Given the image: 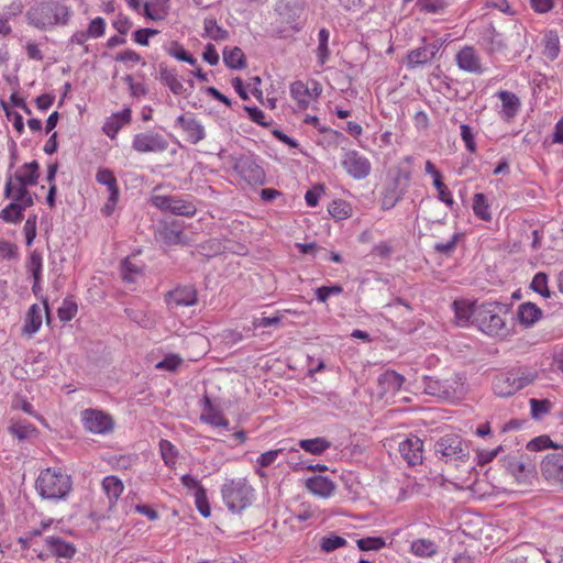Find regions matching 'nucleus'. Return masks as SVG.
I'll list each match as a JSON object with an SVG mask.
<instances>
[{"instance_id":"obj_1","label":"nucleus","mask_w":563,"mask_h":563,"mask_svg":"<svg viewBox=\"0 0 563 563\" xmlns=\"http://www.w3.org/2000/svg\"><path fill=\"white\" fill-rule=\"evenodd\" d=\"M70 10L62 0H42L26 12L27 23L38 30H49L66 24Z\"/></svg>"},{"instance_id":"obj_2","label":"nucleus","mask_w":563,"mask_h":563,"mask_svg":"<svg viewBox=\"0 0 563 563\" xmlns=\"http://www.w3.org/2000/svg\"><path fill=\"white\" fill-rule=\"evenodd\" d=\"M539 373L536 368L519 365L497 374L493 380V390L498 397H510L532 385Z\"/></svg>"},{"instance_id":"obj_3","label":"nucleus","mask_w":563,"mask_h":563,"mask_svg":"<svg viewBox=\"0 0 563 563\" xmlns=\"http://www.w3.org/2000/svg\"><path fill=\"white\" fill-rule=\"evenodd\" d=\"M35 488L43 499L59 500L70 492L71 478L60 470L48 467L38 474Z\"/></svg>"},{"instance_id":"obj_4","label":"nucleus","mask_w":563,"mask_h":563,"mask_svg":"<svg viewBox=\"0 0 563 563\" xmlns=\"http://www.w3.org/2000/svg\"><path fill=\"white\" fill-rule=\"evenodd\" d=\"M223 503L232 512H241L254 499V488L244 477L230 478L221 487Z\"/></svg>"},{"instance_id":"obj_5","label":"nucleus","mask_w":563,"mask_h":563,"mask_svg":"<svg viewBox=\"0 0 563 563\" xmlns=\"http://www.w3.org/2000/svg\"><path fill=\"white\" fill-rule=\"evenodd\" d=\"M475 323L478 329L490 336H506L508 329L499 302H484L475 309Z\"/></svg>"},{"instance_id":"obj_6","label":"nucleus","mask_w":563,"mask_h":563,"mask_svg":"<svg viewBox=\"0 0 563 563\" xmlns=\"http://www.w3.org/2000/svg\"><path fill=\"white\" fill-rule=\"evenodd\" d=\"M434 452L445 463L466 462L470 457L467 443L453 433L441 437L434 444Z\"/></svg>"},{"instance_id":"obj_7","label":"nucleus","mask_w":563,"mask_h":563,"mask_svg":"<svg viewBox=\"0 0 563 563\" xmlns=\"http://www.w3.org/2000/svg\"><path fill=\"white\" fill-rule=\"evenodd\" d=\"M169 142L159 132L148 130L133 136L132 148L140 154L163 153L167 151Z\"/></svg>"},{"instance_id":"obj_8","label":"nucleus","mask_w":563,"mask_h":563,"mask_svg":"<svg viewBox=\"0 0 563 563\" xmlns=\"http://www.w3.org/2000/svg\"><path fill=\"white\" fill-rule=\"evenodd\" d=\"M153 206L162 211H168L176 216L191 218L196 214V206L186 199L176 196L154 195L151 198Z\"/></svg>"},{"instance_id":"obj_9","label":"nucleus","mask_w":563,"mask_h":563,"mask_svg":"<svg viewBox=\"0 0 563 563\" xmlns=\"http://www.w3.org/2000/svg\"><path fill=\"white\" fill-rule=\"evenodd\" d=\"M459 382L456 379H439L423 377V393L440 400L452 401L457 398Z\"/></svg>"},{"instance_id":"obj_10","label":"nucleus","mask_w":563,"mask_h":563,"mask_svg":"<svg viewBox=\"0 0 563 563\" xmlns=\"http://www.w3.org/2000/svg\"><path fill=\"white\" fill-rule=\"evenodd\" d=\"M233 169L250 185H264L266 177L264 169L252 156L240 155L233 158Z\"/></svg>"},{"instance_id":"obj_11","label":"nucleus","mask_w":563,"mask_h":563,"mask_svg":"<svg viewBox=\"0 0 563 563\" xmlns=\"http://www.w3.org/2000/svg\"><path fill=\"white\" fill-rule=\"evenodd\" d=\"M96 181L107 187L109 197L101 209L104 217H110L117 207L120 197L118 180L112 170L108 168H100L96 174Z\"/></svg>"},{"instance_id":"obj_12","label":"nucleus","mask_w":563,"mask_h":563,"mask_svg":"<svg viewBox=\"0 0 563 563\" xmlns=\"http://www.w3.org/2000/svg\"><path fill=\"white\" fill-rule=\"evenodd\" d=\"M341 164L345 172L357 180L366 178L372 169L369 159L354 150L344 153Z\"/></svg>"},{"instance_id":"obj_13","label":"nucleus","mask_w":563,"mask_h":563,"mask_svg":"<svg viewBox=\"0 0 563 563\" xmlns=\"http://www.w3.org/2000/svg\"><path fill=\"white\" fill-rule=\"evenodd\" d=\"M81 421L86 430L96 434H106L113 429L111 416L97 409H85L81 412Z\"/></svg>"},{"instance_id":"obj_14","label":"nucleus","mask_w":563,"mask_h":563,"mask_svg":"<svg viewBox=\"0 0 563 563\" xmlns=\"http://www.w3.org/2000/svg\"><path fill=\"white\" fill-rule=\"evenodd\" d=\"M541 472L547 481L563 488V453L547 454L541 463Z\"/></svg>"},{"instance_id":"obj_15","label":"nucleus","mask_w":563,"mask_h":563,"mask_svg":"<svg viewBox=\"0 0 563 563\" xmlns=\"http://www.w3.org/2000/svg\"><path fill=\"white\" fill-rule=\"evenodd\" d=\"M399 453L409 466L422 464L423 442L417 435H410L399 443Z\"/></svg>"},{"instance_id":"obj_16","label":"nucleus","mask_w":563,"mask_h":563,"mask_svg":"<svg viewBox=\"0 0 563 563\" xmlns=\"http://www.w3.org/2000/svg\"><path fill=\"white\" fill-rule=\"evenodd\" d=\"M503 467L518 482H523L534 470L533 464L523 455H507L501 460Z\"/></svg>"},{"instance_id":"obj_17","label":"nucleus","mask_w":563,"mask_h":563,"mask_svg":"<svg viewBox=\"0 0 563 563\" xmlns=\"http://www.w3.org/2000/svg\"><path fill=\"white\" fill-rule=\"evenodd\" d=\"M455 62L459 68L464 71L476 75L484 73L482 59L472 46H464L460 49L455 55Z\"/></svg>"},{"instance_id":"obj_18","label":"nucleus","mask_w":563,"mask_h":563,"mask_svg":"<svg viewBox=\"0 0 563 563\" xmlns=\"http://www.w3.org/2000/svg\"><path fill=\"white\" fill-rule=\"evenodd\" d=\"M176 125L183 129L191 144H197L206 137L203 125L192 117L179 115Z\"/></svg>"},{"instance_id":"obj_19","label":"nucleus","mask_w":563,"mask_h":563,"mask_svg":"<svg viewBox=\"0 0 563 563\" xmlns=\"http://www.w3.org/2000/svg\"><path fill=\"white\" fill-rule=\"evenodd\" d=\"M305 486L312 495L320 498L331 497L336 488L332 479L322 475H316L307 478Z\"/></svg>"},{"instance_id":"obj_20","label":"nucleus","mask_w":563,"mask_h":563,"mask_svg":"<svg viewBox=\"0 0 563 563\" xmlns=\"http://www.w3.org/2000/svg\"><path fill=\"white\" fill-rule=\"evenodd\" d=\"M439 52V45L437 43H430L412 49L407 55V66L409 68H416L429 63Z\"/></svg>"},{"instance_id":"obj_21","label":"nucleus","mask_w":563,"mask_h":563,"mask_svg":"<svg viewBox=\"0 0 563 563\" xmlns=\"http://www.w3.org/2000/svg\"><path fill=\"white\" fill-rule=\"evenodd\" d=\"M29 185L16 184L14 180H7L4 196L12 201L19 202L29 208L34 203L32 194L27 190Z\"/></svg>"},{"instance_id":"obj_22","label":"nucleus","mask_w":563,"mask_h":563,"mask_svg":"<svg viewBox=\"0 0 563 563\" xmlns=\"http://www.w3.org/2000/svg\"><path fill=\"white\" fill-rule=\"evenodd\" d=\"M40 165L36 161L22 165L8 180H14L16 184L35 186L40 178Z\"/></svg>"},{"instance_id":"obj_23","label":"nucleus","mask_w":563,"mask_h":563,"mask_svg":"<svg viewBox=\"0 0 563 563\" xmlns=\"http://www.w3.org/2000/svg\"><path fill=\"white\" fill-rule=\"evenodd\" d=\"M132 111L130 108H125L122 111L113 113L106 123L103 124V132L110 139H114L121 128L131 122Z\"/></svg>"},{"instance_id":"obj_24","label":"nucleus","mask_w":563,"mask_h":563,"mask_svg":"<svg viewBox=\"0 0 563 563\" xmlns=\"http://www.w3.org/2000/svg\"><path fill=\"white\" fill-rule=\"evenodd\" d=\"M501 101V118L506 121L514 119L520 110V99L514 92L501 90L497 93Z\"/></svg>"},{"instance_id":"obj_25","label":"nucleus","mask_w":563,"mask_h":563,"mask_svg":"<svg viewBox=\"0 0 563 563\" xmlns=\"http://www.w3.org/2000/svg\"><path fill=\"white\" fill-rule=\"evenodd\" d=\"M405 383V377L395 371H386L378 376V386L382 395L396 394Z\"/></svg>"},{"instance_id":"obj_26","label":"nucleus","mask_w":563,"mask_h":563,"mask_svg":"<svg viewBox=\"0 0 563 563\" xmlns=\"http://www.w3.org/2000/svg\"><path fill=\"white\" fill-rule=\"evenodd\" d=\"M197 302V291L191 286L177 287L168 292V303L189 307Z\"/></svg>"},{"instance_id":"obj_27","label":"nucleus","mask_w":563,"mask_h":563,"mask_svg":"<svg viewBox=\"0 0 563 563\" xmlns=\"http://www.w3.org/2000/svg\"><path fill=\"white\" fill-rule=\"evenodd\" d=\"M158 79L163 85L167 86L174 95H184L186 92V88L178 78V74L175 68H169L166 65L161 64Z\"/></svg>"},{"instance_id":"obj_28","label":"nucleus","mask_w":563,"mask_h":563,"mask_svg":"<svg viewBox=\"0 0 563 563\" xmlns=\"http://www.w3.org/2000/svg\"><path fill=\"white\" fill-rule=\"evenodd\" d=\"M203 402L205 405L200 416L201 421L213 427L229 428V420L219 409L212 406L211 400L208 397H205Z\"/></svg>"},{"instance_id":"obj_29","label":"nucleus","mask_w":563,"mask_h":563,"mask_svg":"<svg viewBox=\"0 0 563 563\" xmlns=\"http://www.w3.org/2000/svg\"><path fill=\"white\" fill-rule=\"evenodd\" d=\"M542 310L533 302H523L517 308L518 320L521 324L529 328L538 322L542 317Z\"/></svg>"},{"instance_id":"obj_30","label":"nucleus","mask_w":563,"mask_h":563,"mask_svg":"<svg viewBox=\"0 0 563 563\" xmlns=\"http://www.w3.org/2000/svg\"><path fill=\"white\" fill-rule=\"evenodd\" d=\"M45 544L47 550L59 558L70 559L74 556L76 549L73 544L64 541L59 537H47L45 538Z\"/></svg>"},{"instance_id":"obj_31","label":"nucleus","mask_w":563,"mask_h":563,"mask_svg":"<svg viewBox=\"0 0 563 563\" xmlns=\"http://www.w3.org/2000/svg\"><path fill=\"white\" fill-rule=\"evenodd\" d=\"M290 96L297 102L300 110H306L312 100V91L301 80H297L290 85Z\"/></svg>"},{"instance_id":"obj_32","label":"nucleus","mask_w":563,"mask_h":563,"mask_svg":"<svg viewBox=\"0 0 563 563\" xmlns=\"http://www.w3.org/2000/svg\"><path fill=\"white\" fill-rule=\"evenodd\" d=\"M42 325V310L38 305L34 303L26 312L22 333L27 336L34 335Z\"/></svg>"},{"instance_id":"obj_33","label":"nucleus","mask_w":563,"mask_h":563,"mask_svg":"<svg viewBox=\"0 0 563 563\" xmlns=\"http://www.w3.org/2000/svg\"><path fill=\"white\" fill-rule=\"evenodd\" d=\"M169 0H155L153 4L145 2L143 14L152 21H163L168 15Z\"/></svg>"},{"instance_id":"obj_34","label":"nucleus","mask_w":563,"mask_h":563,"mask_svg":"<svg viewBox=\"0 0 563 563\" xmlns=\"http://www.w3.org/2000/svg\"><path fill=\"white\" fill-rule=\"evenodd\" d=\"M223 62L231 69H243L246 67V58L243 51L238 47H224Z\"/></svg>"},{"instance_id":"obj_35","label":"nucleus","mask_w":563,"mask_h":563,"mask_svg":"<svg viewBox=\"0 0 563 563\" xmlns=\"http://www.w3.org/2000/svg\"><path fill=\"white\" fill-rule=\"evenodd\" d=\"M477 306L470 303L465 300H455L453 302V309L455 312L456 323L459 325H466L471 318L475 320V309Z\"/></svg>"},{"instance_id":"obj_36","label":"nucleus","mask_w":563,"mask_h":563,"mask_svg":"<svg viewBox=\"0 0 563 563\" xmlns=\"http://www.w3.org/2000/svg\"><path fill=\"white\" fill-rule=\"evenodd\" d=\"M298 446L310 454L320 455L330 449L331 442L323 437H318L299 440Z\"/></svg>"},{"instance_id":"obj_37","label":"nucleus","mask_w":563,"mask_h":563,"mask_svg":"<svg viewBox=\"0 0 563 563\" xmlns=\"http://www.w3.org/2000/svg\"><path fill=\"white\" fill-rule=\"evenodd\" d=\"M123 483L117 476H106L102 481V489L112 506L123 492Z\"/></svg>"},{"instance_id":"obj_38","label":"nucleus","mask_w":563,"mask_h":563,"mask_svg":"<svg viewBox=\"0 0 563 563\" xmlns=\"http://www.w3.org/2000/svg\"><path fill=\"white\" fill-rule=\"evenodd\" d=\"M8 431L20 441H23L35 434L36 428L26 420H15L11 421L10 426L8 427Z\"/></svg>"},{"instance_id":"obj_39","label":"nucleus","mask_w":563,"mask_h":563,"mask_svg":"<svg viewBox=\"0 0 563 563\" xmlns=\"http://www.w3.org/2000/svg\"><path fill=\"white\" fill-rule=\"evenodd\" d=\"M203 36L213 41H225L229 32L220 26L214 18H206L203 21Z\"/></svg>"},{"instance_id":"obj_40","label":"nucleus","mask_w":563,"mask_h":563,"mask_svg":"<svg viewBox=\"0 0 563 563\" xmlns=\"http://www.w3.org/2000/svg\"><path fill=\"white\" fill-rule=\"evenodd\" d=\"M483 41L490 53L500 52L505 47L503 35L496 32L494 26H489L484 31Z\"/></svg>"},{"instance_id":"obj_41","label":"nucleus","mask_w":563,"mask_h":563,"mask_svg":"<svg viewBox=\"0 0 563 563\" xmlns=\"http://www.w3.org/2000/svg\"><path fill=\"white\" fill-rule=\"evenodd\" d=\"M411 551L420 558H430L438 552V545L429 539H417L411 543Z\"/></svg>"},{"instance_id":"obj_42","label":"nucleus","mask_w":563,"mask_h":563,"mask_svg":"<svg viewBox=\"0 0 563 563\" xmlns=\"http://www.w3.org/2000/svg\"><path fill=\"white\" fill-rule=\"evenodd\" d=\"M416 5L421 12L430 14H443L449 8L448 0H417Z\"/></svg>"},{"instance_id":"obj_43","label":"nucleus","mask_w":563,"mask_h":563,"mask_svg":"<svg viewBox=\"0 0 563 563\" xmlns=\"http://www.w3.org/2000/svg\"><path fill=\"white\" fill-rule=\"evenodd\" d=\"M25 209L23 205L12 201L0 212V219L7 223L20 222Z\"/></svg>"},{"instance_id":"obj_44","label":"nucleus","mask_w":563,"mask_h":563,"mask_svg":"<svg viewBox=\"0 0 563 563\" xmlns=\"http://www.w3.org/2000/svg\"><path fill=\"white\" fill-rule=\"evenodd\" d=\"M143 274V265L132 262L129 257L121 263L122 278L128 283H134Z\"/></svg>"},{"instance_id":"obj_45","label":"nucleus","mask_w":563,"mask_h":563,"mask_svg":"<svg viewBox=\"0 0 563 563\" xmlns=\"http://www.w3.org/2000/svg\"><path fill=\"white\" fill-rule=\"evenodd\" d=\"M25 267L26 272L33 277V279H42L43 257L37 250L30 253Z\"/></svg>"},{"instance_id":"obj_46","label":"nucleus","mask_w":563,"mask_h":563,"mask_svg":"<svg viewBox=\"0 0 563 563\" xmlns=\"http://www.w3.org/2000/svg\"><path fill=\"white\" fill-rule=\"evenodd\" d=\"M473 211L474 214L484 221H490L492 213L489 211V205L484 194L477 192L473 198Z\"/></svg>"},{"instance_id":"obj_47","label":"nucleus","mask_w":563,"mask_h":563,"mask_svg":"<svg viewBox=\"0 0 563 563\" xmlns=\"http://www.w3.org/2000/svg\"><path fill=\"white\" fill-rule=\"evenodd\" d=\"M166 53L169 56H172L178 60L188 63L191 66L197 65V59L191 54H189L184 48V46L178 42H172L170 45L166 48Z\"/></svg>"},{"instance_id":"obj_48","label":"nucleus","mask_w":563,"mask_h":563,"mask_svg":"<svg viewBox=\"0 0 563 563\" xmlns=\"http://www.w3.org/2000/svg\"><path fill=\"white\" fill-rule=\"evenodd\" d=\"M162 239L166 245H185L188 243V239L183 231L173 227L164 228Z\"/></svg>"},{"instance_id":"obj_49","label":"nucleus","mask_w":563,"mask_h":563,"mask_svg":"<svg viewBox=\"0 0 563 563\" xmlns=\"http://www.w3.org/2000/svg\"><path fill=\"white\" fill-rule=\"evenodd\" d=\"M330 32L327 29H321L318 33V47L317 57L320 65H324L330 56V49L328 47Z\"/></svg>"},{"instance_id":"obj_50","label":"nucleus","mask_w":563,"mask_h":563,"mask_svg":"<svg viewBox=\"0 0 563 563\" xmlns=\"http://www.w3.org/2000/svg\"><path fill=\"white\" fill-rule=\"evenodd\" d=\"M559 53H560L559 36L554 32H549L544 37L543 54L545 57L553 60L559 56Z\"/></svg>"},{"instance_id":"obj_51","label":"nucleus","mask_w":563,"mask_h":563,"mask_svg":"<svg viewBox=\"0 0 563 563\" xmlns=\"http://www.w3.org/2000/svg\"><path fill=\"white\" fill-rule=\"evenodd\" d=\"M77 311V303L71 298H65L57 310V314L60 321L67 322L75 318Z\"/></svg>"},{"instance_id":"obj_52","label":"nucleus","mask_w":563,"mask_h":563,"mask_svg":"<svg viewBox=\"0 0 563 563\" xmlns=\"http://www.w3.org/2000/svg\"><path fill=\"white\" fill-rule=\"evenodd\" d=\"M531 288L544 298H550L551 296V292L548 288V275L542 272H539L534 275L531 282Z\"/></svg>"},{"instance_id":"obj_53","label":"nucleus","mask_w":563,"mask_h":563,"mask_svg":"<svg viewBox=\"0 0 563 563\" xmlns=\"http://www.w3.org/2000/svg\"><path fill=\"white\" fill-rule=\"evenodd\" d=\"M531 407V415L534 419H540L543 415L548 413L552 407L549 399H536L529 400Z\"/></svg>"},{"instance_id":"obj_54","label":"nucleus","mask_w":563,"mask_h":563,"mask_svg":"<svg viewBox=\"0 0 563 563\" xmlns=\"http://www.w3.org/2000/svg\"><path fill=\"white\" fill-rule=\"evenodd\" d=\"M159 450L165 464L173 465L176 463L178 452L172 442H169L168 440H161Z\"/></svg>"},{"instance_id":"obj_55","label":"nucleus","mask_w":563,"mask_h":563,"mask_svg":"<svg viewBox=\"0 0 563 563\" xmlns=\"http://www.w3.org/2000/svg\"><path fill=\"white\" fill-rule=\"evenodd\" d=\"M195 503L200 515L205 518H208L210 516L211 509L208 504L205 488H198V490L195 492Z\"/></svg>"},{"instance_id":"obj_56","label":"nucleus","mask_w":563,"mask_h":563,"mask_svg":"<svg viewBox=\"0 0 563 563\" xmlns=\"http://www.w3.org/2000/svg\"><path fill=\"white\" fill-rule=\"evenodd\" d=\"M346 544V540L340 536H329L321 539L320 547L324 552H332Z\"/></svg>"},{"instance_id":"obj_57","label":"nucleus","mask_w":563,"mask_h":563,"mask_svg":"<svg viewBox=\"0 0 563 563\" xmlns=\"http://www.w3.org/2000/svg\"><path fill=\"white\" fill-rule=\"evenodd\" d=\"M549 448L563 449V446L554 444L548 435L537 437L527 444V449L530 451H541Z\"/></svg>"},{"instance_id":"obj_58","label":"nucleus","mask_w":563,"mask_h":563,"mask_svg":"<svg viewBox=\"0 0 563 563\" xmlns=\"http://www.w3.org/2000/svg\"><path fill=\"white\" fill-rule=\"evenodd\" d=\"M343 288L340 285L321 286L316 289V298L320 302H325L329 297L340 295Z\"/></svg>"},{"instance_id":"obj_59","label":"nucleus","mask_w":563,"mask_h":563,"mask_svg":"<svg viewBox=\"0 0 563 563\" xmlns=\"http://www.w3.org/2000/svg\"><path fill=\"white\" fill-rule=\"evenodd\" d=\"M36 214H30L24 223L23 232L25 235V243L31 246L36 236Z\"/></svg>"},{"instance_id":"obj_60","label":"nucleus","mask_w":563,"mask_h":563,"mask_svg":"<svg viewBox=\"0 0 563 563\" xmlns=\"http://www.w3.org/2000/svg\"><path fill=\"white\" fill-rule=\"evenodd\" d=\"M357 547L362 551H377L385 547V540L383 538H363L357 540Z\"/></svg>"},{"instance_id":"obj_61","label":"nucleus","mask_w":563,"mask_h":563,"mask_svg":"<svg viewBox=\"0 0 563 563\" xmlns=\"http://www.w3.org/2000/svg\"><path fill=\"white\" fill-rule=\"evenodd\" d=\"M183 360L176 354H170L158 362L155 367L162 371L175 372L180 366Z\"/></svg>"},{"instance_id":"obj_62","label":"nucleus","mask_w":563,"mask_h":563,"mask_svg":"<svg viewBox=\"0 0 563 563\" xmlns=\"http://www.w3.org/2000/svg\"><path fill=\"white\" fill-rule=\"evenodd\" d=\"M201 254L208 257H212L222 251V245L217 239L208 240L199 245Z\"/></svg>"},{"instance_id":"obj_63","label":"nucleus","mask_w":563,"mask_h":563,"mask_svg":"<svg viewBox=\"0 0 563 563\" xmlns=\"http://www.w3.org/2000/svg\"><path fill=\"white\" fill-rule=\"evenodd\" d=\"M460 129L461 137L465 143V147L470 153H475L477 147L472 128L468 124H461Z\"/></svg>"},{"instance_id":"obj_64","label":"nucleus","mask_w":563,"mask_h":563,"mask_svg":"<svg viewBox=\"0 0 563 563\" xmlns=\"http://www.w3.org/2000/svg\"><path fill=\"white\" fill-rule=\"evenodd\" d=\"M106 31V21L101 16L95 18L87 29V33L90 37L98 38L103 36Z\"/></svg>"}]
</instances>
